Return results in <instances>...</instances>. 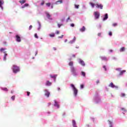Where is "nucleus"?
Returning a JSON list of instances; mask_svg holds the SVG:
<instances>
[{
    "label": "nucleus",
    "instance_id": "20e7f679",
    "mask_svg": "<svg viewBox=\"0 0 127 127\" xmlns=\"http://www.w3.org/2000/svg\"><path fill=\"white\" fill-rule=\"evenodd\" d=\"M94 15L95 19H98V18L100 17V12L95 11L94 12Z\"/></svg>",
    "mask_w": 127,
    "mask_h": 127
},
{
    "label": "nucleus",
    "instance_id": "13d9d810",
    "mask_svg": "<svg viewBox=\"0 0 127 127\" xmlns=\"http://www.w3.org/2000/svg\"><path fill=\"white\" fill-rule=\"evenodd\" d=\"M53 49H54V50H55H55H57V49H56V47H54V48H53Z\"/></svg>",
    "mask_w": 127,
    "mask_h": 127
},
{
    "label": "nucleus",
    "instance_id": "680f3d73",
    "mask_svg": "<svg viewBox=\"0 0 127 127\" xmlns=\"http://www.w3.org/2000/svg\"><path fill=\"white\" fill-rule=\"evenodd\" d=\"M48 105H49V106H50V105H51V103H48Z\"/></svg>",
    "mask_w": 127,
    "mask_h": 127
},
{
    "label": "nucleus",
    "instance_id": "c756f323",
    "mask_svg": "<svg viewBox=\"0 0 127 127\" xmlns=\"http://www.w3.org/2000/svg\"><path fill=\"white\" fill-rule=\"evenodd\" d=\"M11 99L13 101H14V99H15V96H12L11 97Z\"/></svg>",
    "mask_w": 127,
    "mask_h": 127
},
{
    "label": "nucleus",
    "instance_id": "f704fd0d",
    "mask_svg": "<svg viewBox=\"0 0 127 127\" xmlns=\"http://www.w3.org/2000/svg\"><path fill=\"white\" fill-rule=\"evenodd\" d=\"M3 53L4 54H5L4 56H5L6 57L7 56V54H6V51L3 52Z\"/></svg>",
    "mask_w": 127,
    "mask_h": 127
},
{
    "label": "nucleus",
    "instance_id": "9d476101",
    "mask_svg": "<svg viewBox=\"0 0 127 127\" xmlns=\"http://www.w3.org/2000/svg\"><path fill=\"white\" fill-rule=\"evenodd\" d=\"M54 102H55V104L54 105V106H55V107H57V108L59 109L60 106H59V104H58V103H57V101H56V100H54Z\"/></svg>",
    "mask_w": 127,
    "mask_h": 127
},
{
    "label": "nucleus",
    "instance_id": "4c0bfd02",
    "mask_svg": "<svg viewBox=\"0 0 127 127\" xmlns=\"http://www.w3.org/2000/svg\"><path fill=\"white\" fill-rule=\"evenodd\" d=\"M58 26L59 28H60L61 27V26H62V24H58Z\"/></svg>",
    "mask_w": 127,
    "mask_h": 127
},
{
    "label": "nucleus",
    "instance_id": "e433bc0d",
    "mask_svg": "<svg viewBox=\"0 0 127 127\" xmlns=\"http://www.w3.org/2000/svg\"><path fill=\"white\" fill-rule=\"evenodd\" d=\"M118 25V24L117 23H114L113 24V26H117Z\"/></svg>",
    "mask_w": 127,
    "mask_h": 127
},
{
    "label": "nucleus",
    "instance_id": "de8ad7c7",
    "mask_svg": "<svg viewBox=\"0 0 127 127\" xmlns=\"http://www.w3.org/2000/svg\"><path fill=\"white\" fill-rule=\"evenodd\" d=\"M44 4V1H42V2L41 3V5H43Z\"/></svg>",
    "mask_w": 127,
    "mask_h": 127
},
{
    "label": "nucleus",
    "instance_id": "f257e3e1",
    "mask_svg": "<svg viewBox=\"0 0 127 127\" xmlns=\"http://www.w3.org/2000/svg\"><path fill=\"white\" fill-rule=\"evenodd\" d=\"M12 70L15 74H16L18 72H19L20 71V69H19V67H18L17 65H13L12 67Z\"/></svg>",
    "mask_w": 127,
    "mask_h": 127
},
{
    "label": "nucleus",
    "instance_id": "f8f14e48",
    "mask_svg": "<svg viewBox=\"0 0 127 127\" xmlns=\"http://www.w3.org/2000/svg\"><path fill=\"white\" fill-rule=\"evenodd\" d=\"M52 85V83L49 81H47L46 82V86H51Z\"/></svg>",
    "mask_w": 127,
    "mask_h": 127
},
{
    "label": "nucleus",
    "instance_id": "09e8293b",
    "mask_svg": "<svg viewBox=\"0 0 127 127\" xmlns=\"http://www.w3.org/2000/svg\"><path fill=\"white\" fill-rule=\"evenodd\" d=\"M101 35H102V33H99L98 34V36H101Z\"/></svg>",
    "mask_w": 127,
    "mask_h": 127
},
{
    "label": "nucleus",
    "instance_id": "ddd939ff",
    "mask_svg": "<svg viewBox=\"0 0 127 127\" xmlns=\"http://www.w3.org/2000/svg\"><path fill=\"white\" fill-rule=\"evenodd\" d=\"M100 58L103 61H108V59L106 57H101Z\"/></svg>",
    "mask_w": 127,
    "mask_h": 127
},
{
    "label": "nucleus",
    "instance_id": "bb28decb",
    "mask_svg": "<svg viewBox=\"0 0 127 127\" xmlns=\"http://www.w3.org/2000/svg\"><path fill=\"white\" fill-rule=\"evenodd\" d=\"M50 37H54L55 36V34L54 33H52L50 34Z\"/></svg>",
    "mask_w": 127,
    "mask_h": 127
},
{
    "label": "nucleus",
    "instance_id": "423d86ee",
    "mask_svg": "<svg viewBox=\"0 0 127 127\" xmlns=\"http://www.w3.org/2000/svg\"><path fill=\"white\" fill-rule=\"evenodd\" d=\"M95 5L96 6V7L97 8H100V9H103V5H102V4H96Z\"/></svg>",
    "mask_w": 127,
    "mask_h": 127
},
{
    "label": "nucleus",
    "instance_id": "c03bdc74",
    "mask_svg": "<svg viewBox=\"0 0 127 127\" xmlns=\"http://www.w3.org/2000/svg\"><path fill=\"white\" fill-rule=\"evenodd\" d=\"M3 60H4V61H5V60H6V57H5V56H4Z\"/></svg>",
    "mask_w": 127,
    "mask_h": 127
},
{
    "label": "nucleus",
    "instance_id": "7ed1b4c3",
    "mask_svg": "<svg viewBox=\"0 0 127 127\" xmlns=\"http://www.w3.org/2000/svg\"><path fill=\"white\" fill-rule=\"evenodd\" d=\"M70 70H71V72L72 75H73V76H76V75H77V72H76V68L75 67H74V66H71L70 67Z\"/></svg>",
    "mask_w": 127,
    "mask_h": 127
},
{
    "label": "nucleus",
    "instance_id": "49530a36",
    "mask_svg": "<svg viewBox=\"0 0 127 127\" xmlns=\"http://www.w3.org/2000/svg\"><path fill=\"white\" fill-rule=\"evenodd\" d=\"M29 95H30V92H27V96H29Z\"/></svg>",
    "mask_w": 127,
    "mask_h": 127
},
{
    "label": "nucleus",
    "instance_id": "cd10ccee",
    "mask_svg": "<svg viewBox=\"0 0 127 127\" xmlns=\"http://www.w3.org/2000/svg\"><path fill=\"white\" fill-rule=\"evenodd\" d=\"M1 89L2 90H3V91H5V92H7V91H8V90L6 88H2Z\"/></svg>",
    "mask_w": 127,
    "mask_h": 127
},
{
    "label": "nucleus",
    "instance_id": "f3484780",
    "mask_svg": "<svg viewBox=\"0 0 127 127\" xmlns=\"http://www.w3.org/2000/svg\"><path fill=\"white\" fill-rule=\"evenodd\" d=\"M79 63L82 65V66H85V62H84L82 60H80Z\"/></svg>",
    "mask_w": 127,
    "mask_h": 127
},
{
    "label": "nucleus",
    "instance_id": "dca6fc26",
    "mask_svg": "<svg viewBox=\"0 0 127 127\" xmlns=\"http://www.w3.org/2000/svg\"><path fill=\"white\" fill-rule=\"evenodd\" d=\"M85 30H86V28L85 27V26H83L82 28L79 29L81 32H84V31H85Z\"/></svg>",
    "mask_w": 127,
    "mask_h": 127
},
{
    "label": "nucleus",
    "instance_id": "72a5a7b5",
    "mask_svg": "<svg viewBox=\"0 0 127 127\" xmlns=\"http://www.w3.org/2000/svg\"><path fill=\"white\" fill-rule=\"evenodd\" d=\"M46 5L47 6H50V5H51V3H46Z\"/></svg>",
    "mask_w": 127,
    "mask_h": 127
},
{
    "label": "nucleus",
    "instance_id": "58836bf2",
    "mask_svg": "<svg viewBox=\"0 0 127 127\" xmlns=\"http://www.w3.org/2000/svg\"><path fill=\"white\" fill-rule=\"evenodd\" d=\"M80 88H81V89H83L84 88V84L80 85Z\"/></svg>",
    "mask_w": 127,
    "mask_h": 127
},
{
    "label": "nucleus",
    "instance_id": "5701e85b",
    "mask_svg": "<svg viewBox=\"0 0 127 127\" xmlns=\"http://www.w3.org/2000/svg\"><path fill=\"white\" fill-rule=\"evenodd\" d=\"M81 75L83 76V77H86V73L84 71H81Z\"/></svg>",
    "mask_w": 127,
    "mask_h": 127
},
{
    "label": "nucleus",
    "instance_id": "7c9ffc66",
    "mask_svg": "<svg viewBox=\"0 0 127 127\" xmlns=\"http://www.w3.org/2000/svg\"><path fill=\"white\" fill-rule=\"evenodd\" d=\"M34 37H35V38H37V39H38V36H37V33L35 34Z\"/></svg>",
    "mask_w": 127,
    "mask_h": 127
},
{
    "label": "nucleus",
    "instance_id": "79ce46f5",
    "mask_svg": "<svg viewBox=\"0 0 127 127\" xmlns=\"http://www.w3.org/2000/svg\"><path fill=\"white\" fill-rule=\"evenodd\" d=\"M70 26H71V27H74V26H75V25L73 23H72L70 24Z\"/></svg>",
    "mask_w": 127,
    "mask_h": 127
},
{
    "label": "nucleus",
    "instance_id": "a878e982",
    "mask_svg": "<svg viewBox=\"0 0 127 127\" xmlns=\"http://www.w3.org/2000/svg\"><path fill=\"white\" fill-rule=\"evenodd\" d=\"M89 3H90V5H91L92 7H93V8L95 7V4H94L92 2H90Z\"/></svg>",
    "mask_w": 127,
    "mask_h": 127
},
{
    "label": "nucleus",
    "instance_id": "f03ea898",
    "mask_svg": "<svg viewBox=\"0 0 127 127\" xmlns=\"http://www.w3.org/2000/svg\"><path fill=\"white\" fill-rule=\"evenodd\" d=\"M70 87L72 88V90L73 91V94L74 96H77V94H78V89H77V88L75 87V85H74V84H70Z\"/></svg>",
    "mask_w": 127,
    "mask_h": 127
},
{
    "label": "nucleus",
    "instance_id": "5fc2aeb1",
    "mask_svg": "<svg viewBox=\"0 0 127 127\" xmlns=\"http://www.w3.org/2000/svg\"><path fill=\"white\" fill-rule=\"evenodd\" d=\"M69 19H70V17H68L66 20V21L68 22V20H69Z\"/></svg>",
    "mask_w": 127,
    "mask_h": 127
},
{
    "label": "nucleus",
    "instance_id": "69168bd1",
    "mask_svg": "<svg viewBox=\"0 0 127 127\" xmlns=\"http://www.w3.org/2000/svg\"><path fill=\"white\" fill-rule=\"evenodd\" d=\"M69 60L70 61V60H71V59H70Z\"/></svg>",
    "mask_w": 127,
    "mask_h": 127
},
{
    "label": "nucleus",
    "instance_id": "4d7b16f0",
    "mask_svg": "<svg viewBox=\"0 0 127 127\" xmlns=\"http://www.w3.org/2000/svg\"><path fill=\"white\" fill-rule=\"evenodd\" d=\"M122 111H126L125 108H122Z\"/></svg>",
    "mask_w": 127,
    "mask_h": 127
},
{
    "label": "nucleus",
    "instance_id": "c85d7f7f",
    "mask_svg": "<svg viewBox=\"0 0 127 127\" xmlns=\"http://www.w3.org/2000/svg\"><path fill=\"white\" fill-rule=\"evenodd\" d=\"M72 126H76V122L75 120H72Z\"/></svg>",
    "mask_w": 127,
    "mask_h": 127
},
{
    "label": "nucleus",
    "instance_id": "a19ab883",
    "mask_svg": "<svg viewBox=\"0 0 127 127\" xmlns=\"http://www.w3.org/2000/svg\"><path fill=\"white\" fill-rule=\"evenodd\" d=\"M63 36H64V35H62L61 36H59L58 38H63Z\"/></svg>",
    "mask_w": 127,
    "mask_h": 127
},
{
    "label": "nucleus",
    "instance_id": "1a4fd4ad",
    "mask_svg": "<svg viewBox=\"0 0 127 127\" xmlns=\"http://www.w3.org/2000/svg\"><path fill=\"white\" fill-rule=\"evenodd\" d=\"M3 3H4V1H3V0H0V7L1 8V9H2V4H3Z\"/></svg>",
    "mask_w": 127,
    "mask_h": 127
},
{
    "label": "nucleus",
    "instance_id": "864d4df0",
    "mask_svg": "<svg viewBox=\"0 0 127 127\" xmlns=\"http://www.w3.org/2000/svg\"><path fill=\"white\" fill-rule=\"evenodd\" d=\"M72 57L75 58V57H76V56L75 55H72Z\"/></svg>",
    "mask_w": 127,
    "mask_h": 127
},
{
    "label": "nucleus",
    "instance_id": "2eb2a0df",
    "mask_svg": "<svg viewBox=\"0 0 127 127\" xmlns=\"http://www.w3.org/2000/svg\"><path fill=\"white\" fill-rule=\"evenodd\" d=\"M46 15H47V17L49 19H52V18H51V15H50V14H49V13H46Z\"/></svg>",
    "mask_w": 127,
    "mask_h": 127
},
{
    "label": "nucleus",
    "instance_id": "473e14b6",
    "mask_svg": "<svg viewBox=\"0 0 127 127\" xmlns=\"http://www.w3.org/2000/svg\"><path fill=\"white\" fill-rule=\"evenodd\" d=\"M108 122L110 125V127H113V125H112V122L108 120Z\"/></svg>",
    "mask_w": 127,
    "mask_h": 127
},
{
    "label": "nucleus",
    "instance_id": "0eeeda50",
    "mask_svg": "<svg viewBox=\"0 0 127 127\" xmlns=\"http://www.w3.org/2000/svg\"><path fill=\"white\" fill-rule=\"evenodd\" d=\"M16 41L17 42H20V41H21V40L20 39V37H19V36L18 35H16Z\"/></svg>",
    "mask_w": 127,
    "mask_h": 127
},
{
    "label": "nucleus",
    "instance_id": "9b49d317",
    "mask_svg": "<svg viewBox=\"0 0 127 127\" xmlns=\"http://www.w3.org/2000/svg\"><path fill=\"white\" fill-rule=\"evenodd\" d=\"M63 2V0H58L55 2V4H59V3H62Z\"/></svg>",
    "mask_w": 127,
    "mask_h": 127
},
{
    "label": "nucleus",
    "instance_id": "39448f33",
    "mask_svg": "<svg viewBox=\"0 0 127 127\" xmlns=\"http://www.w3.org/2000/svg\"><path fill=\"white\" fill-rule=\"evenodd\" d=\"M44 92H45V95L47 97V98H49V96L50 95V92L48 91L47 89L44 90Z\"/></svg>",
    "mask_w": 127,
    "mask_h": 127
},
{
    "label": "nucleus",
    "instance_id": "b1692460",
    "mask_svg": "<svg viewBox=\"0 0 127 127\" xmlns=\"http://www.w3.org/2000/svg\"><path fill=\"white\" fill-rule=\"evenodd\" d=\"M4 50H6V48H2L0 49V51L2 52V51H4Z\"/></svg>",
    "mask_w": 127,
    "mask_h": 127
},
{
    "label": "nucleus",
    "instance_id": "4468645a",
    "mask_svg": "<svg viewBox=\"0 0 127 127\" xmlns=\"http://www.w3.org/2000/svg\"><path fill=\"white\" fill-rule=\"evenodd\" d=\"M19 2L21 3V4H23V3L26 2V0H20L19 1Z\"/></svg>",
    "mask_w": 127,
    "mask_h": 127
},
{
    "label": "nucleus",
    "instance_id": "aec40b11",
    "mask_svg": "<svg viewBox=\"0 0 127 127\" xmlns=\"http://www.w3.org/2000/svg\"><path fill=\"white\" fill-rule=\"evenodd\" d=\"M73 64H74V62H70L68 63V65H69V66H70V67H73Z\"/></svg>",
    "mask_w": 127,
    "mask_h": 127
},
{
    "label": "nucleus",
    "instance_id": "393cba45",
    "mask_svg": "<svg viewBox=\"0 0 127 127\" xmlns=\"http://www.w3.org/2000/svg\"><path fill=\"white\" fill-rule=\"evenodd\" d=\"M51 78H53L54 79H56V77H57V75H50Z\"/></svg>",
    "mask_w": 127,
    "mask_h": 127
},
{
    "label": "nucleus",
    "instance_id": "3c124183",
    "mask_svg": "<svg viewBox=\"0 0 127 127\" xmlns=\"http://www.w3.org/2000/svg\"><path fill=\"white\" fill-rule=\"evenodd\" d=\"M75 40H76V37H74L73 41L75 42Z\"/></svg>",
    "mask_w": 127,
    "mask_h": 127
},
{
    "label": "nucleus",
    "instance_id": "2f4dec72",
    "mask_svg": "<svg viewBox=\"0 0 127 127\" xmlns=\"http://www.w3.org/2000/svg\"><path fill=\"white\" fill-rule=\"evenodd\" d=\"M125 96H126V94H125V93H121V97H125Z\"/></svg>",
    "mask_w": 127,
    "mask_h": 127
},
{
    "label": "nucleus",
    "instance_id": "ea45409f",
    "mask_svg": "<svg viewBox=\"0 0 127 127\" xmlns=\"http://www.w3.org/2000/svg\"><path fill=\"white\" fill-rule=\"evenodd\" d=\"M75 8H79V5H75Z\"/></svg>",
    "mask_w": 127,
    "mask_h": 127
},
{
    "label": "nucleus",
    "instance_id": "6e6d98bb",
    "mask_svg": "<svg viewBox=\"0 0 127 127\" xmlns=\"http://www.w3.org/2000/svg\"><path fill=\"white\" fill-rule=\"evenodd\" d=\"M96 83H97V84H99V83H100V81L97 80Z\"/></svg>",
    "mask_w": 127,
    "mask_h": 127
},
{
    "label": "nucleus",
    "instance_id": "37998d69",
    "mask_svg": "<svg viewBox=\"0 0 127 127\" xmlns=\"http://www.w3.org/2000/svg\"><path fill=\"white\" fill-rule=\"evenodd\" d=\"M69 43H70V44H72V43H74L73 41H69Z\"/></svg>",
    "mask_w": 127,
    "mask_h": 127
},
{
    "label": "nucleus",
    "instance_id": "052dcab7",
    "mask_svg": "<svg viewBox=\"0 0 127 127\" xmlns=\"http://www.w3.org/2000/svg\"><path fill=\"white\" fill-rule=\"evenodd\" d=\"M67 40L65 39V41H64V42H67Z\"/></svg>",
    "mask_w": 127,
    "mask_h": 127
},
{
    "label": "nucleus",
    "instance_id": "8fccbe9b",
    "mask_svg": "<svg viewBox=\"0 0 127 127\" xmlns=\"http://www.w3.org/2000/svg\"><path fill=\"white\" fill-rule=\"evenodd\" d=\"M56 34H59V31H56Z\"/></svg>",
    "mask_w": 127,
    "mask_h": 127
},
{
    "label": "nucleus",
    "instance_id": "e2e57ef3",
    "mask_svg": "<svg viewBox=\"0 0 127 127\" xmlns=\"http://www.w3.org/2000/svg\"><path fill=\"white\" fill-rule=\"evenodd\" d=\"M11 94H12L13 93V91L12 90L11 91Z\"/></svg>",
    "mask_w": 127,
    "mask_h": 127
},
{
    "label": "nucleus",
    "instance_id": "bf43d9fd",
    "mask_svg": "<svg viewBox=\"0 0 127 127\" xmlns=\"http://www.w3.org/2000/svg\"><path fill=\"white\" fill-rule=\"evenodd\" d=\"M58 91H60V87H58Z\"/></svg>",
    "mask_w": 127,
    "mask_h": 127
},
{
    "label": "nucleus",
    "instance_id": "338daca9",
    "mask_svg": "<svg viewBox=\"0 0 127 127\" xmlns=\"http://www.w3.org/2000/svg\"><path fill=\"white\" fill-rule=\"evenodd\" d=\"M9 33H11V32H9Z\"/></svg>",
    "mask_w": 127,
    "mask_h": 127
},
{
    "label": "nucleus",
    "instance_id": "603ef678",
    "mask_svg": "<svg viewBox=\"0 0 127 127\" xmlns=\"http://www.w3.org/2000/svg\"><path fill=\"white\" fill-rule=\"evenodd\" d=\"M31 28H32V25H30L29 26V30H30V29H31Z\"/></svg>",
    "mask_w": 127,
    "mask_h": 127
},
{
    "label": "nucleus",
    "instance_id": "6e6552de",
    "mask_svg": "<svg viewBox=\"0 0 127 127\" xmlns=\"http://www.w3.org/2000/svg\"><path fill=\"white\" fill-rule=\"evenodd\" d=\"M109 87H111V88H118V86L114 85L113 82L110 83L109 85Z\"/></svg>",
    "mask_w": 127,
    "mask_h": 127
},
{
    "label": "nucleus",
    "instance_id": "0e129e2a",
    "mask_svg": "<svg viewBox=\"0 0 127 127\" xmlns=\"http://www.w3.org/2000/svg\"><path fill=\"white\" fill-rule=\"evenodd\" d=\"M52 8H53V6H52Z\"/></svg>",
    "mask_w": 127,
    "mask_h": 127
},
{
    "label": "nucleus",
    "instance_id": "a211bd4d",
    "mask_svg": "<svg viewBox=\"0 0 127 127\" xmlns=\"http://www.w3.org/2000/svg\"><path fill=\"white\" fill-rule=\"evenodd\" d=\"M29 4L28 3H25L24 5L22 6L21 8H24L25 7H27L29 6Z\"/></svg>",
    "mask_w": 127,
    "mask_h": 127
},
{
    "label": "nucleus",
    "instance_id": "6ab92c4d",
    "mask_svg": "<svg viewBox=\"0 0 127 127\" xmlns=\"http://www.w3.org/2000/svg\"><path fill=\"white\" fill-rule=\"evenodd\" d=\"M109 17L108 16V13L105 14V17L103 18V20H107Z\"/></svg>",
    "mask_w": 127,
    "mask_h": 127
},
{
    "label": "nucleus",
    "instance_id": "412c9836",
    "mask_svg": "<svg viewBox=\"0 0 127 127\" xmlns=\"http://www.w3.org/2000/svg\"><path fill=\"white\" fill-rule=\"evenodd\" d=\"M126 50V48L125 47H122L120 49V52H124Z\"/></svg>",
    "mask_w": 127,
    "mask_h": 127
},
{
    "label": "nucleus",
    "instance_id": "4be33fe9",
    "mask_svg": "<svg viewBox=\"0 0 127 127\" xmlns=\"http://www.w3.org/2000/svg\"><path fill=\"white\" fill-rule=\"evenodd\" d=\"M124 73H126V70H123L121 71L120 73V76H122V75H123Z\"/></svg>",
    "mask_w": 127,
    "mask_h": 127
},
{
    "label": "nucleus",
    "instance_id": "c9c22d12",
    "mask_svg": "<svg viewBox=\"0 0 127 127\" xmlns=\"http://www.w3.org/2000/svg\"><path fill=\"white\" fill-rule=\"evenodd\" d=\"M109 35L110 36H112L113 35V33H112V32H109Z\"/></svg>",
    "mask_w": 127,
    "mask_h": 127
},
{
    "label": "nucleus",
    "instance_id": "a18cd8bd",
    "mask_svg": "<svg viewBox=\"0 0 127 127\" xmlns=\"http://www.w3.org/2000/svg\"><path fill=\"white\" fill-rule=\"evenodd\" d=\"M104 69H105V71H107V68H106V65L103 66Z\"/></svg>",
    "mask_w": 127,
    "mask_h": 127
}]
</instances>
